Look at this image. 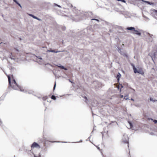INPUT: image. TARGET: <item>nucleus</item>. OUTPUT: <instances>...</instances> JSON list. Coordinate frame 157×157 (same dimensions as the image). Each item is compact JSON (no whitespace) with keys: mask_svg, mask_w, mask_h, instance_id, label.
<instances>
[{"mask_svg":"<svg viewBox=\"0 0 157 157\" xmlns=\"http://www.w3.org/2000/svg\"><path fill=\"white\" fill-rule=\"evenodd\" d=\"M117 87L118 89H119L120 87V85H118V86H117Z\"/></svg>","mask_w":157,"mask_h":157,"instance_id":"nucleus-25","label":"nucleus"},{"mask_svg":"<svg viewBox=\"0 0 157 157\" xmlns=\"http://www.w3.org/2000/svg\"><path fill=\"white\" fill-rule=\"evenodd\" d=\"M121 2L124 3H125L126 2L124 0H122Z\"/></svg>","mask_w":157,"mask_h":157,"instance_id":"nucleus-23","label":"nucleus"},{"mask_svg":"<svg viewBox=\"0 0 157 157\" xmlns=\"http://www.w3.org/2000/svg\"><path fill=\"white\" fill-rule=\"evenodd\" d=\"M129 123L130 124V125H131V123H130V122H129Z\"/></svg>","mask_w":157,"mask_h":157,"instance_id":"nucleus-30","label":"nucleus"},{"mask_svg":"<svg viewBox=\"0 0 157 157\" xmlns=\"http://www.w3.org/2000/svg\"><path fill=\"white\" fill-rule=\"evenodd\" d=\"M131 100L132 101H134V99L132 98H131Z\"/></svg>","mask_w":157,"mask_h":157,"instance_id":"nucleus-28","label":"nucleus"},{"mask_svg":"<svg viewBox=\"0 0 157 157\" xmlns=\"http://www.w3.org/2000/svg\"><path fill=\"white\" fill-rule=\"evenodd\" d=\"M12 78L13 80L11 82V78L9 75H8L7 77L8 79V81L9 86L13 89L16 90H20V87L16 83L15 79H13L12 75Z\"/></svg>","mask_w":157,"mask_h":157,"instance_id":"nucleus-1","label":"nucleus"},{"mask_svg":"<svg viewBox=\"0 0 157 157\" xmlns=\"http://www.w3.org/2000/svg\"><path fill=\"white\" fill-rule=\"evenodd\" d=\"M48 99V97L47 96L44 97L42 98V99L44 101H45L46 99Z\"/></svg>","mask_w":157,"mask_h":157,"instance_id":"nucleus-12","label":"nucleus"},{"mask_svg":"<svg viewBox=\"0 0 157 157\" xmlns=\"http://www.w3.org/2000/svg\"><path fill=\"white\" fill-rule=\"evenodd\" d=\"M29 16H31V15H32V14H29Z\"/></svg>","mask_w":157,"mask_h":157,"instance_id":"nucleus-29","label":"nucleus"},{"mask_svg":"<svg viewBox=\"0 0 157 157\" xmlns=\"http://www.w3.org/2000/svg\"><path fill=\"white\" fill-rule=\"evenodd\" d=\"M151 120L152 121H153V122L155 124H156L157 123V120H153V119H151Z\"/></svg>","mask_w":157,"mask_h":157,"instance_id":"nucleus-14","label":"nucleus"},{"mask_svg":"<svg viewBox=\"0 0 157 157\" xmlns=\"http://www.w3.org/2000/svg\"><path fill=\"white\" fill-rule=\"evenodd\" d=\"M132 66L134 72L135 73H137L138 71L137 70L136 68V67H135L134 65L133 64H132Z\"/></svg>","mask_w":157,"mask_h":157,"instance_id":"nucleus-7","label":"nucleus"},{"mask_svg":"<svg viewBox=\"0 0 157 157\" xmlns=\"http://www.w3.org/2000/svg\"><path fill=\"white\" fill-rule=\"evenodd\" d=\"M31 16L33 18H35V19H37L38 20H40V19H39V18H37V17H36V16L33 15H31Z\"/></svg>","mask_w":157,"mask_h":157,"instance_id":"nucleus-11","label":"nucleus"},{"mask_svg":"<svg viewBox=\"0 0 157 157\" xmlns=\"http://www.w3.org/2000/svg\"><path fill=\"white\" fill-rule=\"evenodd\" d=\"M17 5H18L21 7V5L18 2H17V3H16Z\"/></svg>","mask_w":157,"mask_h":157,"instance_id":"nucleus-20","label":"nucleus"},{"mask_svg":"<svg viewBox=\"0 0 157 157\" xmlns=\"http://www.w3.org/2000/svg\"><path fill=\"white\" fill-rule=\"evenodd\" d=\"M150 100L151 101H153V102H155V101L153 100V99L152 98H150Z\"/></svg>","mask_w":157,"mask_h":157,"instance_id":"nucleus-17","label":"nucleus"},{"mask_svg":"<svg viewBox=\"0 0 157 157\" xmlns=\"http://www.w3.org/2000/svg\"><path fill=\"white\" fill-rule=\"evenodd\" d=\"M124 96L122 95H120V97L121 98H123V97Z\"/></svg>","mask_w":157,"mask_h":157,"instance_id":"nucleus-22","label":"nucleus"},{"mask_svg":"<svg viewBox=\"0 0 157 157\" xmlns=\"http://www.w3.org/2000/svg\"><path fill=\"white\" fill-rule=\"evenodd\" d=\"M50 142H52V143H54L56 142V141H49Z\"/></svg>","mask_w":157,"mask_h":157,"instance_id":"nucleus-26","label":"nucleus"},{"mask_svg":"<svg viewBox=\"0 0 157 157\" xmlns=\"http://www.w3.org/2000/svg\"><path fill=\"white\" fill-rule=\"evenodd\" d=\"M120 86H121V88H123V86H122V85L121 84L120 85Z\"/></svg>","mask_w":157,"mask_h":157,"instance_id":"nucleus-27","label":"nucleus"},{"mask_svg":"<svg viewBox=\"0 0 157 157\" xmlns=\"http://www.w3.org/2000/svg\"><path fill=\"white\" fill-rule=\"evenodd\" d=\"M51 98L53 100H56V97L54 95H52L51 97Z\"/></svg>","mask_w":157,"mask_h":157,"instance_id":"nucleus-13","label":"nucleus"},{"mask_svg":"<svg viewBox=\"0 0 157 157\" xmlns=\"http://www.w3.org/2000/svg\"><path fill=\"white\" fill-rule=\"evenodd\" d=\"M56 86V83L55 84L54 87H53V90H54L55 89V87Z\"/></svg>","mask_w":157,"mask_h":157,"instance_id":"nucleus-21","label":"nucleus"},{"mask_svg":"<svg viewBox=\"0 0 157 157\" xmlns=\"http://www.w3.org/2000/svg\"><path fill=\"white\" fill-rule=\"evenodd\" d=\"M132 33L134 34H136L139 36H140L141 35V33L139 31L135 30V31H134V32H132Z\"/></svg>","mask_w":157,"mask_h":157,"instance_id":"nucleus-6","label":"nucleus"},{"mask_svg":"<svg viewBox=\"0 0 157 157\" xmlns=\"http://www.w3.org/2000/svg\"><path fill=\"white\" fill-rule=\"evenodd\" d=\"M60 67V68L62 69H64V70H66V69L65 68H64V67L63 66H60V67Z\"/></svg>","mask_w":157,"mask_h":157,"instance_id":"nucleus-15","label":"nucleus"},{"mask_svg":"<svg viewBox=\"0 0 157 157\" xmlns=\"http://www.w3.org/2000/svg\"><path fill=\"white\" fill-rule=\"evenodd\" d=\"M121 89L120 90V92H121Z\"/></svg>","mask_w":157,"mask_h":157,"instance_id":"nucleus-31","label":"nucleus"},{"mask_svg":"<svg viewBox=\"0 0 157 157\" xmlns=\"http://www.w3.org/2000/svg\"><path fill=\"white\" fill-rule=\"evenodd\" d=\"M48 51H49L50 52H52L56 53L60 52V51H56L55 50H48Z\"/></svg>","mask_w":157,"mask_h":157,"instance_id":"nucleus-9","label":"nucleus"},{"mask_svg":"<svg viewBox=\"0 0 157 157\" xmlns=\"http://www.w3.org/2000/svg\"><path fill=\"white\" fill-rule=\"evenodd\" d=\"M16 3H17V2L16 0H13Z\"/></svg>","mask_w":157,"mask_h":157,"instance_id":"nucleus-24","label":"nucleus"},{"mask_svg":"<svg viewBox=\"0 0 157 157\" xmlns=\"http://www.w3.org/2000/svg\"><path fill=\"white\" fill-rule=\"evenodd\" d=\"M137 73L141 75H144V72L141 68L139 69Z\"/></svg>","mask_w":157,"mask_h":157,"instance_id":"nucleus-5","label":"nucleus"},{"mask_svg":"<svg viewBox=\"0 0 157 157\" xmlns=\"http://www.w3.org/2000/svg\"><path fill=\"white\" fill-rule=\"evenodd\" d=\"M124 56H125V57H128V55L127 54H124Z\"/></svg>","mask_w":157,"mask_h":157,"instance_id":"nucleus-18","label":"nucleus"},{"mask_svg":"<svg viewBox=\"0 0 157 157\" xmlns=\"http://www.w3.org/2000/svg\"><path fill=\"white\" fill-rule=\"evenodd\" d=\"M153 12L155 13H157V10H153Z\"/></svg>","mask_w":157,"mask_h":157,"instance_id":"nucleus-16","label":"nucleus"},{"mask_svg":"<svg viewBox=\"0 0 157 157\" xmlns=\"http://www.w3.org/2000/svg\"><path fill=\"white\" fill-rule=\"evenodd\" d=\"M92 20H96L98 21H99V20H98V19H92Z\"/></svg>","mask_w":157,"mask_h":157,"instance_id":"nucleus-19","label":"nucleus"},{"mask_svg":"<svg viewBox=\"0 0 157 157\" xmlns=\"http://www.w3.org/2000/svg\"><path fill=\"white\" fill-rule=\"evenodd\" d=\"M2 43V42H0V44H1V43Z\"/></svg>","mask_w":157,"mask_h":157,"instance_id":"nucleus-33","label":"nucleus"},{"mask_svg":"<svg viewBox=\"0 0 157 157\" xmlns=\"http://www.w3.org/2000/svg\"><path fill=\"white\" fill-rule=\"evenodd\" d=\"M128 138L127 136H123L122 139V142L124 143L127 144L128 147Z\"/></svg>","mask_w":157,"mask_h":157,"instance_id":"nucleus-2","label":"nucleus"},{"mask_svg":"<svg viewBox=\"0 0 157 157\" xmlns=\"http://www.w3.org/2000/svg\"><path fill=\"white\" fill-rule=\"evenodd\" d=\"M121 77V74L119 73H118V74L117 75V77H116V78L117 79V81L118 82H119V81L120 78Z\"/></svg>","mask_w":157,"mask_h":157,"instance_id":"nucleus-8","label":"nucleus"},{"mask_svg":"<svg viewBox=\"0 0 157 157\" xmlns=\"http://www.w3.org/2000/svg\"><path fill=\"white\" fill-rule=\"evenodd\" d=\"M46 109H47V108H46V109H45V111L46 110Z\"/></svg>","mask_w":157,"mask_h":157,"instance_id":"nucleus-32","label":"nucleus"},{"mask_svg":"<svg viewBox=\"0 0 157 157\" xmlns=\"http://www.w3.org/2000/svg\"><path fill=\"white\" fill-rule=\"evenodd\" d=\"M31 147L32 148H37L39 149L40 147L39 144L35 142H34L33 143V144L31 145Z\"/></svg>","mask_w":157,"mask_h":157,"instance_id":"nucleus-3","label":"nucleus"},{"mask_svg":"<svg viewBox=\"0 0 157 157\" xmlns=\"http://www.w3.org/2000/svg\"><path fill=\"white\" fill-rule=\"evenodd\" d=\"M128 95H129L128 93V94H125L124 99L125 100H126L128 99Z\"/></svg>","mask_w":157,"mask_h":157,"instance_id":"nucleus-10","label":"nucleus"},{"mask_svg":"<svg viewBox=\"0 0 157 157\" xmlns=\"http://www.w3.org/2000/svg\"><path fill=\"white\" fill-rule=\"evenodd\" d=\"M126 29L127 30H130L132 33L135 31V29L134 27H128L126 28Z\"/></svg>","mask_w":157,"mask_h":157,"instance_id":"nucleus-4","label":"nucleus"}]
</instances>
